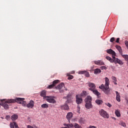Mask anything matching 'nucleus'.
<instances>
[{
	"label": "nucleus",
	"instance_id": "1",
	"mask_svg": "<svg viewBox=\"0 0 128 128\" xmlns=\"http://www.w3.org/2000/svg\"><path fill=\"white\" fill-rule=\"evenodd\" d=\"M110 79L106 77L105 78V85L101 84L99 86L100 90H102L105 94H110Z\"/></svg>",
	"mask_w": 128,
	"mask_h": 128
},
{
	"label": "nucleus",
	"instance_id": "2",
	"mask_svg": "<svg viewBox=\"0 0 128 128\" xmlns=\"http://www.w3.org/2000/svg\"><path fill=\"white\" fill-rule=\"evenodd\" d=\"M8 102H16L17 104H20L23 106H26V102L24 101V98L11 99L8 100Z\"/></svg>",
	"mask_w": 128,
	"mask_h": 128
},
{
	"label": "nucleus",
	"instance_id": "3",
	"mask_svg": "<svg viewBox=\"0 0 128 128\" xmlns=\"http://www.w3.org/2000/svg\"><path fill=\"white\" fill-rule=\"evenodd\" d=\"M92 98L90 96H87V97L84 99V102H86L85 107L86 108L90 110V108H92Z\"/></svg>",
	"mask_w": 128,
	"mask_h": 128
},
{
	"label": "nucleus",
	"instance_id": "4",
	"mask_svg": "<svg viewBox=\"0 0 128 128\" xmlns=\"http://www.w3.org/2000/svg\"><path fill=\"white\" fill-rule=\"evenodd\" d=\"M12 99H8L6 100L3 99L1 100V102H0V106H2L5 110H8V104H14V102H8V100H10Z\"/></svg>",
	"mask_w": 128,
	"mask_h": 128
},
{
	"label": "nucleus",
	"instance_id": "5",
	"mask_svg": "<svg viewBox=\"0 0 128 128\" xmlns=\"http://www.w3.org/2000/svg\"><path fill=\"white\" fill-rule=\"evenodd\" d=\"M45 98L46 102H50V104H56V101L54 100L56 98L54 96H46Z\"/></svg>",
	"mask_w": 128,
	"mask_h": 128
},
{
	"label": "nucleus",
	"instance_id": "6",
	"mask_svg": "<svg viewBox=\"0 0 128 128\" xmlns=\"http://www.w3.org/2000/svg\"><path fill=\"white\" fill-rule=\"evenodd\" d=\"M99 113H100V116H102L104 118H110V115L108 114V112H106L104 110H101L99 112Z\"/></svg>",
	"mask_w": 128,
	"mask_h": 128
},
{
	"label": "nucleus",
	"instance_id": "7",
	"mask_svg": "<svg viewBox=\"0 0 128 128\" xmlns=\"http://www.w3.org/2000/svg\"><path fill=\"white\" fill-rule=\"evenodd\" d=\"M112 62H114V64H122V60H120V59L116 58V56H112Z\"/></svg>",
	"mask_w": 128,
	"mask_h": 128
},
{
	"label": "nucleus",
	"instance_id": "8",
	"mask_svg": "<svg viewBox=\"0 0 128 128\" xmlns=\"http://www.w3.org/2000/svg\"><path fill=\"white\" fill-rule=\"evenodd\" d=\"M88 86L89 87V90H90L91 92H92V90H94L96 89V84L94 83H92V82H89L87 84Z\"/></svg>",
	"mask_w": 128,
	"mask_h": 128
},
{
	"label": "nucleus",
	"instance_id": "9",
	"mask_svg": "<svg viewBox=\"0 0 128 128\" xmlns=\"http://www.w3.org/2000/svg\"><path fill=\"white\" fill-rule=\"evenodd\" d=\"M76 102L77 104H80L82 102V98H80V95H76Z\"/></svg>",
	"mask_w": 128,
	"mask_h": 128
},
{
	"label": "nucleus",
	"instance_id": "10",
	"mask_svg": "<svg viewBox=\"0 0 128 128\" xmlns=\"http://www.w3.org/2000/svg\"><path fill=\"white\" fill-rule=\"evenodd\" d=\"M26 106L28 108H32L34 106V102L32 100H30L28 104H26Z\"/></svg>",
	"mask_w": 128,
	"mask_h": 128
},
{
	"label": "nucleus",
	"instance_id": "11",
	"mask_svg": "<svg viewBox=\"0 0 128 128\" xmlns=\"http://www.w3.org/2000/svg\"><path fill=\"white\" fill-rule=\"evenodd\" d=\"M72 116L73 114L72 112H69L67 114L66 118L69 122H70V120L72 118Z\"/></svg>",
	"mask_w": 128,
	"mask_h": 128
},
{
	"label": "nucleus",
	"instance_id": "12",
	"mask_svg": "<svg viewBox=\"0 0 128 128\" xmlns=\"http://www.w3.org/2000/svg\"><path fill=\"white\" fill-rule=\"evenodd\" d=\"M107 54H112V56H116V52L114 51V50L112 49H109L106 50Z\"/></svg>",
	"mask_w": 128,
	"mask_h": 128
},
{
	"label": "nucleus",
	"instance_id": "13",
	"mask_svg": "<svg viewBox=\"0 0 128 128\" xmlns=\"http://www.w3.org/2000/svg\"><path fill=\"white\" fill-rule=\"evenodd\" d=\"M58 82H60V80H55L52 82V84L49 85L48 86V88H54V86H55L56 84L58 83Z\"/></svg>",
	"mask_w": 128,
	"mask_h": 128
},
{
	"label": "nucleus",
	"instance_id": "14",
	"mask_svg": "<svg viewBox=\"0 0 128 128\" xmlns=\"http://www.w3.org/2000/svg\"><path fill=\"white\" fill-rule=\"evenodd\" d=\"M92 92L94 94H95V96H96L97 98H100V92H98V90L94 89V90H92Z\"/></svg>",
	"mask_w": 128,
	"mask_h": 128
},
{
	"label": "nucleus",
	"instance_id": "15",
	"mask_svg": "<svg viewBox=\"0 0 128 128\" xmlns=\"http://www.w3.org/2000/svg\"><path fill=\"white\" fill-rule=\"evenodd\" d=\"M95 64L97 66H104V63L102 60H98L94 62Z\"/></svg>",
	"mask_w": 128,
	"mask_h": 128
},
{
	"label": "nucleus",
	"instance_id": "16",
	"mask_svg": "<svg viewBox=\"0 0 128 128\" xmlns=\"http://www.w3.org/2000/svg\"><path fill=\"white\" fill-rule=\"evenodd\" d=\"M116 100L117 102H120V93L118 91H116Z\"/></svg>",
	"mask_w": 128,
	"mask_h": 128
},
{
	"label": "nucleus",
	"instance_id": "17",
	"mask_svg": "<svg viewBox=\"0 0 128 128\" xmlns=\"http://www.w3.org/2000/svg\"><path fill=\"white\" fill-rule=\"evenodd\" d=\"M61 109L68 110H70V107L68 106V105L66 104L61 106Z\"/></svg>",
	"mask_w": 128,
	"mask_h": 128
},
{
	"label": "nucleus",
	"instance_id": "18",
	"mask_svg": "<svg viewBox=\"0 0 128 128\" xmlns=\"http://www.w3.org/2000/svg\"><path fill=\"white\" fill-rule=\"evenodd\" d=\"M64 86V83H60L56 87V90H62V88L63 86Z\"/></svg>",
	"mask_w": 128,
	"mask_h": 128
},
{
	"label": "nucleus",
	"instance_id": "19",
	"mask_svg": "<svg viewBox=\"0 0 128 128\" xmlns=\"http://www.w3.org/2000/svg\"><path fill=\"white\" fill-rule=\"evenodd\" d=\"M116 48L118 50L120 54H121V56L122 54V47L120 46H116Z\"/></svg>",
	"mask_w": 128,
	"mask_h": 128
},
{
	"label": "nucleus",
	"instance_id": "20",
	"mask_svg": "<svg viewBox=\"0 0 128 128\" xmlns=\"http://www.w3.org/2000/svg\"><path fill=\"white\" fill-rule=\"evenodd\" d=\"M40 96H43L44 98H46V90H43L40 93Z\"/></svg>",
	"mask_w": 128,
	"mask_h": 128
},
{
	"label": "nucleus",
	"instance_id": "21",
	"mask_svg": "<svg viewBox=\"0 0 128 128\" xmlns=\"http://www.w3.org/2000/svg\"><path fill=\"white\" fill-rule=\"evenodd\" d=\"M102 72V70L100 68H96L94 70V74H100Z\"/></svg>",
	"mask_w": 128,
	"mask_h": 128
},
{
	"label": "nucleus",
	"instance_id": "22",
	"mask_svg": "<svg viewBox=\"0 0 128 128\" xmlns=\"http://www.w3.org/2000/svg\"><path fill=\"white\" fill-rule=\"evenodd\" d=\"M18 116L16 114L12 115L11 116V120H18Z\"/></svg>",
	"mask_w": 128,
	"mask_h": 128
},
{
	"label": "nucleus",
	"instance_id": "23",
	"mask_svg": "<svg viewBox=\"0 0 128 128\" xmlns=\"http://www.w3.org/2000/svg\"><path fill=\"white\" fill-rule=\"evenodd\" d=\"M96 102L97 104L100 106V104H102L103 102L100 100H96Z\"/></svg>",
	"mask_w": 128,
	"mask_h": 128
},
{
	"label": "nucleus",
	"instance_id": "24",
	"mask_svg": "<svg viewBox=\"0 0 128 128\" xmlns=\"http://www.w3.org/2000/svg\"><path fill=\"white\" fill-rule=\"evenodd\" d=\"M81 96H88V92L86 91L83 90L80 94Z\"/></svg>",
	"mask_w": 128,
	"mask_h": 128
},
{
	"label": "nucleus",
	"instance_id": "25",
	"mask_svg": "<svg viewBox=\"0 0 128 128\" xmlns=\"http://www.w3.org/2000/svg\"><path fill=\"white\" fill-rule=\"evenodd\" d=\"M42 108H48V104H44L41 106Z\"/></svg>",
	"mask_w": 128,
	"mask_h": 128
},
{
	"label": "nucleus",
	"instance_id": "26",
	"mask_svg": "<svg viewBox=\"0 0 128 128\" xmlns=\"http://www.w3.org/2000/svg\"><path fill=\"white\" fill-rule=\"evenodd\" d=\"M68 100L66 102V104H72V99L68 98V96H67Z\"/></svg>",
	"mask_w": 128,
	"mask_h": 128
},
{
	"label": "nucleus",
	"instance_id": "27",
	"mask_svg": "<svg viewBox=\"0 0 128 128\" xmlns=\"http://www.w3.org/2000/svg\"><path fill=\"white\" fill-rule=\"evenodd\" d=\"M115 114L116 116H118V118L120 116V111H118V110H116Z\"/></svg>",
	"mask_w": 128,
	"mask_h": 128
},
{
	"label": "nucleus",
	"instance_id": "28",
	"mask_svg": "<svg viewBox=\"0 0 128 128\" xmlns=\"http://www.w3.org/2000/svg\"><path fill=\"white\" fill-rule=\"evenodd\" d=\"M16 124V122H13L12 123H10V128H14Z\"/></svg>",
	"mask_w": 128,
	"mask_h": 128
},
{
	"label": "nucleus",
	"instance_id": "29",
	"mask_svg": "<svg viewBox=\"0 0 128 128\" xmlns=\"http://www.w3.org/2000/svg\"><path fill=\"white\" fill-rule=\"evenodd\" d=\"M106 58L108 60H109V62H112V58L107 56L106 57Z\"/></svg>",
	"mask_w": 128,
	"mask_h": 128
},
{
	"label": "nucleus",
	"instance_id": "30",
	"mask_svg": "<svg viewBox=\"0 0 128 128\" xmlns=\"http://www.w3.org/2000/svg\"><path fill=\"white\" fill-rule=\"evenodd\" d=\"M84 74H85L86 78H90V73L88 72L85 71V72H84Z\"/></svg>",
	"mask_w": 128,
	"mask_h": 128
},
{
	"label": "nucleus",
	"instance_id": "31",
	"mask_svg": "<svg viewBox=\"0 0 128 128\" xmlns=\"http://www.w3.org/2000/svg\"><path fill=\"white\" fill-rule=\"evenodd\" d=\"M122 56L126 60H128V55H122Z\"/></svg>",
	"mask_w": 128,
	"mask_h": 128
},
{
	"label": "nucleus",
	"instance_id": "32",
	"mask_svg": "<svg viewBox=\"0 0 128 128\" xmlns=\"http://www.w3.org/2000/svg\"><path fill=\"white\" fill-rule=\"evenodd\" d=\"M67 76H68V80H72L74 78V76H72V75H68L67 74Z\"/></svg>",
	"mask_w": 128,
	"mask_h": 128
},
{
	"label": "nucleus",
	"instance_id": "33",
	"mask_svg": "<svg viewBox=\"0 0 128 128\" xmlns=\"http://www.w3.org/2000/svg\"><path fill=\"white\" fill-rule=\"evenodd\" d=\"M120 124V126H124V128H126V123H124V122H121Z\"/></svg>",
	"mask_w": 128,
	"mask_h": 128
},
{
	"label": "nucleus",
	"instance_id": "34",
	"mask_svg": "<svg viewBox=\"0 0 128 128\" xmlns=\"http://www.w3.org/2000/svg\"><path fill=\"white\" fill-rule=\"evenodd\" d=\"M112 82H118V80H116V78L115 76H112Z\"/></svg>",
	"mask_w": 128,
	"mask_h": 128
},
{
	"label": "nucleus",
	"instance_id": "35",
	"mask_svg": "<svg viewBox=\"0 0 128 128\" xmlns=\"http://www.w3.org/2000/svg\"><path fill=\"white\" fill-rule=\"evenodd\" d=\"M27 128H38V126H30V125H28V126H27Z\"/></svg>",
	"mask_w": 128,
	"mask_h": 128
},
{
	"label": "nucleus",
	"instance_id": "36",
	"mask_svg": "<svg viewBox=\"0 0 128 128\" xmlns=\"http://www.w3.org/2000/svg\"><path fill=\"white\" fill-rule=\"evenodd\" d=\"M115 40H116V38L114 37L112 38L110 40V42H114Z\"/></svg>",
	"mask_w": 128,
	"mask_h": 128
},
{
	"label": "nucleus",
	"instance_id": "37",
	"mask_svg": "<svg viewBox=\"0 0 128 128\" xmlns=\"http://www.w3.org/2000/svg\"><path fill=\"white\" fill-rule=\"evenodd\" d=\"M86 71H80L78 72L79 74H84V72Z\"/></svg>",
	"mask_w": 128,
	"mask_h": 128
},
{
	"label": "nucleus",
	"instance_id": "38",
	"mask_svg": "<svg viewBox=\"0 0 128 128\" xmlns=\"http://www.w3.org/2000/svg\"><path fill=\"white\" fill-rule=\"evenodd\" d=\"M106 106H108L109 108H112V104L110 103H106Z\"/></svg>",
	"mask_w": 128,
	"mask_h": 128
},
{
	"label": "nucleus",
	"instance_id": "39",
	"mask_svg": "<svg viewBox=\"0 0 128 128\" xmlns=\"http://www.w3.org/2000/svg\"><path fill=\"white\" fill-rule=\"evenodd\" d=\"M101 70H106L108 68L106 67L105 66H102L100 67Z\"/></svg>",
	"mask_w": 128,
	"mask_h": 128
},
{
	"label": "nucleus",
	"instance_id": "40",
	"mask_svg": "<svg viewBox=\"0 0 128 128\" xmlns=\"http://www.w3.org/2000/svg\"><path fill=\"white\" fill-rule=\"evenodd\" d=\"M125 44H126L127 48L128 49V41H126V40L125 41Z\"/></svg>",
	"mask_w": 128,
	"mask_h": 128
},
{
	"label": "nucleus",
	"instance_id": "41",
	"mask_svg": "<svg viewBox=\"0 0 128 128\" xmlns=\"http://www.w3.org/2000/svg\"><path fill=\"white\" fill-rule=\"evenodd\" d=\"M116 42L118 44L120 42V38H117Z\"/></svg>",
	"mask_w": 128,
	"mask_h": 128
},
{
	"label": "nucleus",
	"instance_id": "42",
	"mask_svg": "<svg viewBox=\"0 0 128 128\" xmlns=\"http://www.w3.org/2000/svg\"><path fill=\"white\" fill-rule=\"evenodd\" d=\"M14 126H15V128H18V124H16H16H15Z\"/></svg>",
	"mask_w": 128,
	"mask_h": 128
},
{
	"label": "nucleus",
	"instance_id": "43",
	"mask_svg": "<svg viewBox=\"0 0 128 128\" xmlns=\"http://www.w3.org/2000/svg\"><path fill=\"white\" fill-rule=\"evenodd\" d=\"M89 128H96V127L94 126H90Z\"/></svg>",
	"mask_w": 128,
	"mask_h": 128
},
{
	"label": "nucleus",
	"instance_id": "44",
	"mask_svg": "<svg viewBox=\"0 0 128 128\" xmlns=\"http://www.w3.org/2000/svg\"><path fill=\"white\" fill-rule=\"evenodd\" d=\"M10 118V116H6V120H8Z\"/></svg>",
	"mask_w": 128,
	"mask_h": 128
},
{
	"label": "nucleus",
	"instance_id": "45",
	"mask_svg": "<svg viewBox=\"0 0 128 128\" xmlns=\"http://www.w3.org/2000/svg\"><path fill=\"white\" fill-rule=\"evenodd\" d=\"M112 118L113 120H116V118L112 117Z\"/></svg>",
	"mask_w": 128,
	"mask_h": 128
},
{
	"label": "nucleus",
	"instance_id": "46",
	"mask_svg": "<svg viewBox=\"0 0 128 128\" xmlns=\"http://www.w3.org/2000/svg\"><path fill=\"white\" fill-rule=\"evenodd\" d=\"M113 82L114 83V84H118L116 83V81Z\"/></svg>",
	"mask_w": 128,
	"mask_h": 128
},
{
	"label": "nucleus",
	"instance_id": "47",
	"mask_svg": "<svg viewBox=\"0 0 128 128\" xmlns=\"http://www.w3.org/2000/svg\"><path fill=\"white\" fill-rule=\"evenodd\" d=\"M78 108H79V109L80 108V105H78Z\"/></svg>",
	"mask_w": 128,
	"mask_h": 128
},
{
	"label": "nucleus",
	"instance_id": "48",
	"mask_svg": "<svg viewBox=\"0 0 128 128\" xmlns=\"http://www.w3.org/2000/svg\"><path fill=\"white\" fill-rule=\"evenodd\" d=\"M66 90H68V89H66Z\"/></svg>",
	"mask_w": 128,
	"mask_h": 128
},
{
	"label": "nucleus",
	"instance_id": "49",
	"mask_svg": "<svg viewBox=\"0 0 128 128\" xmlns=\"http://www.w3.org/2000/svg\"><path fill=\"white\" fill-rule=\"evenodd\" d=\"M66 90H68V89H66Z\"/></svg>",
	"mask_w": 128,
	"mask_h": 128
},
{
	"label": "nucleus",
	"instance_id": "50",
	"mask_svg": "<svg viewBox=\"0 0 128 128\" xmlns=\"http://www.w3.org/2000/svg\"><path fill=\"white\" fill-rule=\"evenodd\" d=\"M60 92H61V91H60Z\"/></svg>",
	"mask_w": 128,
	"mask_h": 128
}]
</instances>
